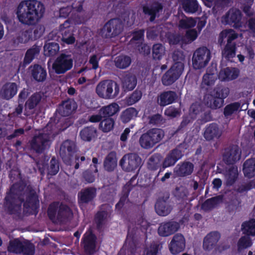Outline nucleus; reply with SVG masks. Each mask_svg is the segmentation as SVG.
<instances>
[{"label":"nucleus","instance_id":"nucleus-1","mask_svg":"<svg viewBox=\"0 0 255 255\" xmlns=\"http://www.w3.org/2000/svg\"><path fill=\"white\" fill-rule=\"evenodd\" d=\"M21 190L17 184H13L6 192L4 199V205L9 215H19L21 211V205L23 203L25 209H31L34 213H38L39 201L35 192L30 193L27 195L26 200L21 197Z\"/></svg>","mask_w":255,"mask_h":255},{"label":"nucleus","instance_id":"nucleus-2","mask_svg":"<svg viewBox=\"0 0 255 255\" xmlns=\"http://www.w3.org/2000/svg\"><path fill=\"white\" fill-rule=\"evenodd\" d=\"M45 12L44 5L37 0H25L18 4L17 17L20 22L25 25L35 24L41 18Z\"/></svg>","mask_w":255,"mask_h":255},{"label":"nucleus","instance_id":"nucleus-3","mask_svg":"<svg viewBox=\"0 0 255 255\" xmlns=\"http://www.w3.org/2000/svg\"><path fill=\"white\" fill-rule=\"evenodd\" d=\"M47 215L53 222L57 220L59 222H63L73 216V212L68 205L63 203H60L58 201H54L49 205Z\"/></svg>","mask_w":255,"mask_h":255},{"label":"nucleus","instance_id":"nucleus-4","mask_svg":"<svg viewBox=\"0 0 255 255\" xmlns=\"http://www.w3.org/2000/svg\"><path fill=\"white\" fill-rule=\"evenodd\" d=\"M96 92L101 98L109 100L115 98L119 93V86L112 80L101 81L96 86Z\"/></svg>","mask_w":255,"mask_h":255},{"label":"nucleus","instance_id":"nucleus-5","mask_svg":"<svg viewBox=\"0 0 255 255\" xmlns=\"http://www.w3.org/2000/svg\"><path fill=\"white\" fill-rule=\"evenodd\" d=\"M73 65V58L71 55L61 53L53 63L52 68L56 74L60 75L71 70Z\"/></svg>","mask_w":255,"mask_h":255},{"label":"nucleus","instance_id":"nucleus-6","mask_svg":"<svg viewBox=\"0 0 255 255\" xmlns=\"http://www.w3.org/2000/svg\"><path fill=\"white\" fill-rule=\"evenodd\" d=\"M211 59V52L206 47H199L193 53L192 65L195 69H201L208 64Z\"/></svg>","mask_w":255,"mask_h":255},{"label":"nucleus","instance_id":"nucleus-7","mask_svg":"<svg viewBox=\"0 0 255 255\" xmlns=\"http://www.w3.org/2000/svg\"><path fill=\"white\" fill-rule=\"evenodd\" d=\"M221 238V234L218 231H212L208 233L204 238L203 248L206 251H211L214 249L216 252L221 253L229 248V246H217V243Z\"/></svg>","mask_w":255,"mask_h":255},{"label":"nucleus","instance_id":"nucleus-8","mask_svg":"<svg viewBox=\"0 0 255 255\" xmlns=\"http://www.w3.org/2000/svg\"><path fill=\"white\" fill-rule=\"evenodd\" d=\"M122 22L118 18H112L107 22L101 29L100 34L105 38L115 37L123 31Z\"/></svg>","mask_w":255,"mask_h":255},{"label":"nucleus","instance_id":"nucleus-9","mask_svg":"<svg viewBox=\"0 0 255 255\" xmlns=\"http://www.w3.org/2000/svg\"><path fill=\"white\" fill-rule=\"evenodd\" d=\"M50 137L48 134L40 133L34 135L29 141L31 150L37 154H42L50 145Z\"/></svg>","mask_w":255,"mask_h":255},{"label":"nucleus","instance_id":"nucleus-10","mask_svg":"<svg viewBox=\"0 0 255 255\" xmlns=\"http://www.w3.org/2000/svg\"><path fill=\"white\" fill-rule=\"evenodd\" d=\"M97 237L91 229L83 235L81 246L86 255H93L96 252Z\"/></svg>","mask_w":255,"mask_h":255},{"label":"nucleus","instance_id":"nucleus-11","mask_svg":"<svg viewBox=\"0 0 255 255\" xmlns=\"http://www.w3.org/2000/svg\"><path fill=\"white\" fill-rule=\"evenodd\" d=\"M141 158L135 153L125 154L120 160V165L123 170L127 172L137 169L141 165Z\"/></svg>","mask_w":255,"mask_h":255},{"label":"nucleus","instance_id":"nucleus-12","mask_svg":"<svg viewBox=\"0 0 255 255\" xmlns=\"http://www.w3.org/2000/svg\"><path fill=\"white\" fill-rule=\"evenodd\" d=\"M183 71V67L181 64H173L163 75L161 78L162 84L166 86L172 85L179 78Z\"/></svg>","mask_w":255,"mask_h":255},{"label":"nucleus","instance_id":"nucleus-13","mask_svg":"<svg viewBox=\"0 0 255 255\" xmlns=\"http://www.w3.org/2000/svg\"><path fill=\"white\" fill-rule=\"evenodd\" d=\"M76 144L69 139L64 141L60 147L59 154L63 161L67 165L71 164L74 154L76 152Z\"/></svg>","mask_w":255,"mask_h":255},{"label":"nucleus","instance_id":"nucleus-14","mask_svg":"<svg viewBox=\"0 0 255 255\" xmlns=\"http://www.w3.org/2000/svg\"><path fill=\"white\" fill-rule=\"evenodd\" d=\"M242 14L238 9H230L222 17V22L225 24L240 28L242 26Z\"/></svg>","mask_w":255,"mask_h":255},{"label":"nucleus","instance_id":"nucleus-15","mask_svg":"<svg viewBox=\"0 0 255 255\" xmlns=\"http://www.w3.org/2000/svg\"><path fill=\"white\" fill-rule=\"evenodd\" d=\"M183 156V154L182 151L177 147L170 150L162 162V169L160 168L157 176H158L160 173L165 168L174 166Z\"/></svg>","mask_w":255,"mask_h":255},{"label":"nucleus","instance_id":"nucleus-16","mask_svg":"<svg viewBox=\"0 0 255 255\" xmlns=\"http://www.w3.org/2000/svg\"><path fill=\"white\" fill-rule=\"evenodd\" d=\"M169 194L166 193L159 197L155 204V210L158 215L162 216L168 215L172 209L169 202Z\"/></svg>","mask_w":255,"mask_h":255},{"label":"nucleus","instance_id":"nucleus-17","mask_svg":"<svg viewBox=\"0 0 255 255\" xmlns=\"http://www.w3.org/2000/svg\"><path fill=\"white\" fill-rule=\"evenodd\" d=\"M179 228L180 225L178 222L170 220L160 223L157 232L160 237H166L174 234Z\"/></svg>","mask_w":255,"mask_h":255},{"label":"nucleus","instance_id":"nucleus-18","mask_svg":"<svg viewBox=\"0 0 255 255\" xmlns=\"http://www.w3.org/2000/svg\"><path fill=\"white\" fill-rule=\"evenodd\" d=\"M241 153L238 146L231 145L226 148L223 154V160L227 165H233L240 160Z\"/></svg>","mask_w":255,"mask_h":255},{"label":"nucleus","instance_id":"nucleus-19","mask_svg":"<svg viewBox=\"0 0 255 255\" xmlns=\"http://www.w3.org/2000/svg\"><path fill=\"white\" fill-rule=\"evenodd\" d=\"M163 5L158 1H153L148 5L142 7V11L144 14L150 16V22L154 21L156 17L159 16V13L162 11Z\"/></svg>","mask_w":255,"mask_h":255},{"label":"nucleus","instance_id":"nucleus-20","mask_svg":"<svg viewBox=\"0 0 255 255\" xmlns=\"http://www.w3.org/2000/svg\"><path fill=\"white\" fill-rule=\"evenodd\" d=\"M97 196V189L94 187H88L82 189L78 194L79 204H89L92 202Z\"/></svg>","mask_w":255,"mask_h":255},{"label":"nucleus","instance_id":"nucleus-21","mask_svg":"<svg viewBox=\"0 0 255 255\" xmlns=\"http://www.w3.org/2000/svg\"><path fill=\"white\" fill-rule=\"evenodd\" d=\"M185 248V239L181 234L174 235L169 245V249L173 255H177L183 252Z\"/></svg>","mask_w":255,"mask_h":255},{"label":"nucleus","instance_id":"nucleus-22","mask_svg":"<svg viewBox=\"0 0 255 255\" xmlns=\"http://www.w3.org/2000/svg\"><path fill=\"white\" fill-rule=\"evenodd\" d=\"M222 134V130L220 129L219 125L215 123H212L206 126L203 136L207 141H211L219 139Z\"/></svg>","mask_w":255,"mask_h":255},{"label":"nucleus","instance_id":"nucleus-23","mask_svg":"<svg viewBox=\"0 0 255 255\" xmlns=\"http://www.w3.org/2000/svg\"><path fill=\"white\" fill-rule=\"evenodd\" d=\"M176 93L173 91H163L158 95L157 101L158 104L162 107L174 103L177 99Z\"/></svg>","mask_w":255,"mask_h":255},{"label":"nucleus","instance_id":"nucleus-24","mask_svg":"<svg viewBox=\"0 0 255 255\" xmlns=\"http://www.w3.org/2000/svg\"><path fill=\"white\" fill-rule=\"evenodd\" d=\"M194 168V164L188 161L178 163L174 169V172L178 177H186L192 174Z\"/></svg>","mask_w":255,"mask_h":255},{"label":"nucleus","instance_id":"nucleus-25","mask_svg":"<svg viewBox=\"0 0 255 255\" xmlns=\"http://www.w3.org/2000/svg\"><path fill=\"white\" fill-rule=\"evenodd\" d=\"M31 77L38 82H44L47 77V71L45 67L38 64L31 65L29 67Z\"/></svg>","mask_w":255,"mask_h":255},{"label":"nucleus","instance_id":"nucleus-26","mask_svg":"<svg viewBox=\"0 0 255 255\" xmlns=\"http://www.w3.org/2000/svg\"><path fill=\"white\" fill-rule=\"evenodd\" d=\"M238 37V34L232 29H226L222 30L219 34L218 43L220 45L224 44V39L227 38V43L236 44L234 41Z\"/></svg>","mask_w":255,"mask_h":255},{"label":"nucleus","instance_id":"nucleus-27","mask_svg":"<svg viewBox=\"0 0 255 255\" xmlns=\"http://www.w3.org/2000/svg\"><path fill=\"white\" fill-rule=\"evenodd\" d=\"M71 20L69 18L60 26V29L62 35V41L68 44H72L75 41V38L72 33H70L67 36V34L70 33V30L69 28L71 26Z\"/></svg>","mask_w":255,"mask_h":255},{"label":"nucleus","instance_id":"nucleus-28","mask_svg":"<svg viewBox=\"0 0 255 255\" xmlns=\"http://www.w3.org/2000/svg\"><path fill=\"white\" fill-rule=\"evenodd\" d=\"M239 75V70L236 68L226 67L219 72L218 77L222 81H229L237 79Z\"/></svg>","mask_w":255,"mask_h":255},{"label":"nucleus","instance_id":"nucleus-29","mask_svg":"<svg viewBox=\"0 0 255 255\" xmlns=\"http://www.w3.org/2000/svg\"><path fill=\"white\" fill-rule=\"evenodd\" d=\"M97 129L94 126L85 127L80 131L79 136L84 141L90 142L97 136Z\"/></svg>","mask_w":255,"mask_h":255},{"label":"nucleus","instance_id":"nucleus-30","mask_svg":"<svg viewBox=\"0 0 255 255\" xmlns=\"http://www.w3.org/2000/svg\"><path fill=\"white\" fill-rule=\"evenodd\" d=\"M108 207L111 208V207L107 204L102 205L101 206V209L102 210L98 211L95 214L94 220L98 230H100L103 228L107 219L109 213L108 211L105 210V209Z\"/></svg>","mask_w":255,"mask_h":255},{"label":"nucleus","instance_id":"nucleus-31","mask_svg":"<svg viewBox=\"0 0 255 255\" xmlns=\"http://www.w3.org/2000/svg\"><path fill=\"white\" fill-rule=\"evenodd\" d=\"M76 109V103L71 100H66L59 105L57 111L62 117H68L71 115Z\"/></svg>","mask_w":255,"mask_h":255},{"label":"nucleus","instance_id":"nucleus-32","mask_svg":"<svg viewBox=\"0 0 255 255\" xmlns=\"http://www.w3.org/2000/svg\"><path fill=\"white\" fill-rule=\"evenodd\" d=\"M223 200V195H217L206 200L202 204L201 208L204 211H210L222 203Z\"/></svg>","mask_w":255,"mask_h":255},{"label":"nucleus","instance_id":"nucleus-33","mask_svg":"<svg viewBox=\"0 0 255 255\" xmlns=\"http://www.w3.org/2000/svg\"><path fill=\"white\" fill-rule=\"evenodd\" d=\"M17 92V86L15 83H8L4 84L1 90L2 97L9 100L13 97Z\"/></svg>","mask_w":255,"mask_h":255},{"label":"nucleus","instance_id":"nucleus-34","mask_svg":"<svg viewBox=\"0 0 255 255\" xmlns=\"http://www.w3.org/2000/svg\"><path fill=\"white\" fill-rule=\"evenodd\" d=\"M117 165L116 153L114 151H111L105 157L104 161V168L106 171L111 172L114 171Z\"/></svg>","mask_w":255,"mask_h":255},{"label":"nucleus","instance_id":"nucleus-35","mask_svg":"<svg viewBox=\"0 0 255 255\" xmlns=\"http://www.w3.org/2000/svg\"><path fill=\"white\" fill-rule=\"evenodd\" d=\"M243 172L245 176L249 178L255 176V158L248 159L244 162Z\"/></svg>","mask_w":255,"mask_h":255},{"label":"nucleus","instance_id":"nucleus-36","mask_svg":"<svg viewBox=\"0 0 255 255\" xmlns=\"http://www.w3.org/2000/svg\"><path fill=\"white\" fill-rule=\"evenodd\" d=\"M41 50V47L34 44L31 48L27 49L23 59V63L25 65L30 64L34 59L36 56L39 55Z\"/></svg>","mask_w":255,"mask_h":255},{"label":"nucleus","instance_id":"nucleus-37","mask_svg":"<svg viewBox=\"0 0 255 255\" xmlns=\"http://www.w3.org/2000/svg\"><path fill=\"white\" fill-rule=\"evenodd\" d=\"M119 111V106L115 103L108 106H104L100 109L99 113L102 114L103 118H111Z\"/></svg>","mask_w":255,"mask_h":255},{"label":"nucleus","instance_id":"nucleus-38","mask_svg":"<svg viewBox=\"0 0 255 255\" xmlns=\"http://www.w3.org/2000/svg\"><path fill=\"white\" fill-rule=\"evenodd\" d=\"M181 4L184 11L188 13H194L199 8L197 0H182Z\"/></svg>","mask_w":255,"mask_h":255},{"label":"nucleus","instance_id":"nucleus-39","mask_svg":"<svg viewBox=\"0 0 255 255\" xmlns=\"http://www.w3.org/2000/svg\"><path fill=\"white\" fill-rule=\"evenodd\" d=\"M238 175L237 167H230L225 174L227 186H231L234 185L238 179Z\"/></svg>","mask_w":255,"mask_h":255},{"label":"nucleus","instance_id":"nucleus-40","mask_svg":"<svg viewBox=\"0 0 255 255\" xmlns=\"http://www.w3.org/2000/svg\"><path fill=\"white\" fill-rule=\"evenodd\" d=\"M162 166L161 156L159 154H154L148 159L147 168L151 171H155Z\"/></svg>","mask_w":255,"mask_h":255},{"label":"nucleus","instance_id":"nucleus-41","mask_svg":"<svg viewBox=\"0 0 255 255\" xmlns=\"http://www.w3.org/2000/svg\"><path fill=\"white\" fill-rule=\"evenodd\" d=\"M138 114V111L133 107H130L126 109L122 112L120 119L121 121L126 124L130 122L134 117H136Z\"/></svg>","mask_w":255,"mask_h":255},{"label":"nucleus","instance_id":"nucleus-42","mask_svg":"<svg viewBox=\"0 0 255 255\" xmlns=\"http://www.w3.org/2000/svg\"><path fill=\"white\" fill-rule=\"evenodd\" d=\"M237 49L236 44L226 43L222 51L223 57L227 60H230L236 56Z\"/></svg>","mask_w":255,"mask_h":255},{"label":"nucleus","instance_id":"nucleus-43","mask_svg":"<svg viewBox=\"0 0 255 255\" xmlns=\"http://www.w3.org/2000/svg\"><path fill=\"white\" fill-rule=\"evenodd\" d=\"M148 131L151 138L153 146L159 142L165 135L164 130L161 128H152L148 130Z\"/></svg>","mask_w":255,"mask_h":255},{"label":"nucleus","instance_id":"nucleus-44","mask_svg":"<svg viewBox=\"0 0 255 255\" xmlns=\"http://www.w3.org/2000/svg\"><path fill=\"white\" fill-rule=\"evenodd\" d=\"M42 97L38 93L33 94L26 101L25 108L31 110L35 108L41 100Z\"/></svg>","mask_w":255,"mask_h":255},{"label":"nucleus","instance_id":"nucleus-45","mask_svg":"<svg viewBox=\"0 0 255 255\" xmlns=\"http://www.w3.org/2000/svg\"><path fill=\"white\" fill-rule=\"evenodd\" d=\"M230 89L225 86L217 85L214 89L211 96L223 98L225 100L229 95Z\"/></svg>","mask_w":255,"mask_h":255},{"label":"nucleus","instance_id":"nucleus-46","mask_svg":"<svg viewBox=\"0 0 255 255\" xmlns=\"http://www.w3.org/2000/svg\"><path fill=\"white\" fill-rule=\"evenodd\" d=\"M59 50V45L58 43L55 42L46 43L44 46V53L47 57L55 55Z\"/></svg>","mask_w":255,"mask_h":255},{"label":"nucleus","instance_id":"nucleus-47","mask_svg":"<svg viewBox=\"0 0 255 255\" xmlns=\"http://www.w3.org/2000/svg\"><path fill=\"white\" fill-rule=\"evenodd\" d=\"M23 244L24 242H21L19 239H14L9 242L7 251L12 253L21 254Z\"/></svg>","mask_w":255,"mask_h":255},{"label":"nucleus","instance_id":"nucleus-48","mask_svg":"<svg viewBox=\"0 0 255 255\" xmlns=\"http://www.w3.org/2000/svg\"><path fill=\"white\" fill-rule=\"evenodd\" d=\"M165 48L161 43L153 44L152 47V55L154 60H160L165 54Z\"/></svg>","mask_w":255,"mask_h":255},{"label":"nucleus","instance_id":"nucleus-49","mask_svg":"<svg viewBox=\"0 0 255 255\" xmlns=\"http://www.w3.org/2000/svg\"><path fill=\"white\" fill-rule=\"evenodd\" d=\"M131 60L129 56L122 55L118 56L115 60V65L120 69H125L131 64Z\"/></svg>","mask_w":255,"mask_h":255},{"label":"nucleus","instance_id":"nucleus-50","mask_svg":"<svg viewBox=\"0 0 255 255\" xmlns=\"http://www.w3.org/2000/svg\"><path fill=\"white\" fill-rule=\"evenodd\" d=\"M139 143L142 148L146 149L154 146L148 130L141 135L139 139Z\"/></svg>","mask_w":255,"mask_h":255},{"label":"nucleus","instance_id":"nucleus-51","mask_svg":"<svg viewBox=\"0 0 255 255\" xmlns=\"http://www.w3.org/2000/svg\"><path fill=\"white\" fill-rule=\"evenodd\" d=\"M103 118L104 119L100 123L99 128L104 132H109L113 129L115 121L112 118Z\"/></svg>","mask_w":255,"mask_h":255},{"label":"nucleus","instance_id":"nucleus-52","mask_svg":"<svg viewBox=\"0 0 255 255\" xmlns=\"http://www.w3.org/2000/svg\"><path fill=\"white\" fill-rule=\"evenodd\" d=\"M242 229L248 236H255V219L244 222L242 225Z\"/></svg>","mask_w":255,"mask_h":255},{"label":"nucleus","instance_id":"nucleus-53","mask_svg":"<svg viewBox=\"0 0 255 255\" xmlns=\"http://www.w3.org/2000/svg\"><path fill=\"white\" fill-rule=\"evenodd\" d=\"M123 86L128 90H133L136 85L137 79L135 76L127 74L124 78Z\"/></svg>","mask_w":255,"mask_h":255},{"label":"nucleus","instance_id":"nucleus-54","mask_svg":"<svg viewBox=\"0 0 255 255\" xmlns=\"http://www.w3.org/2000/svg\"><path fill=\"white\" fill-rule=\"evenodd\" d=\"M241 107L239 102H234L226 105L224 108L223 114L225 118H228L234 113L237 112Z\"/></svg>","mask_w":255,"mask_h":255},{"label":"nucleus","instance_id":"nucleus-55","mask_svg":"<svg viewBox=\"0 0 255 255\" xmlns=\"http://www.w3.org/2000/svg\"><path fill=\"white\" fill-rule=\"evenodd\" d=\"M142 95V93L140 90H136L129 96L126 97V103L128 105H132L140 100Z\"/></svg>","mask_w":255,"mask_h":255},{"label":"nucleus","instance_id":"nucleus-56","mask_svg":"<svg viewBox=\"0 0 255 255\" xmlns=\"http://www.w3.org/2000/svg\"><path fill=\"white\" fill-rule=\"evenodd\" d=\"M216 79L215 74L206 73L203 75L202 78V87L204 88L205 86H212L215 84Z\"/></svg>","mask_w":255,"mask_h":255},{"label":"nucleus","instance_id":"nucleus-57","mask_svg":"<svg viewBox=\"0 0 255 255\" xmlns=\"http://www.w3.org/2000/svg\"><path fill=\"white\" fill-rule=\"evenodd\" d=\"M252 245V241L249 236H242L238 242V249L239 251H242L251 247Z\"/></svg>","mask_w":255,"mask_h":255},{"label":"nucleus","instance_id":"nucleus-58","mask_svg":"<svg viewBox=\"0 0 255 255\" xmlns=\"http://www.w3.org/2000/svg\"><path fill=\"white\" fill-rule=\"evenodd\" d=\"M197 21L195 19L192 17L187 18L180 20L179 26L182 29H188L194 27Z\"/></svg>","mask_w":255,"mask_h":255},{"label":"nucleus","instance_id":"nucleus-59","mask_svg":"<svg viewBox=\"0 0 255 255\" xmlns=\"http://www.w3.org/2000/svg\"><path fill=\"white\" fill-rule=\"evenodd\" d=\"M194 118L190 116H183L182 117V120L178 127L176 132L180 133H183L186 127L190 123H192Z\"/></svg>","mask_w":255,"mask_h":255},{"label":"nucleus","instance_id":"nucleus-60","mask_svg":"<svg viewBox=\"0 0 255 255\" xmlns=\"http://www.w3.org/2000/svg\"><path fill=\"white\" fill-rule=\"evenodd\" d=\"M21 254L23 255H34L35 254V246L29 241L24 242Z\"/></svg>","mask_w":255,"mask_h":255},{"label":"nucleus","instance_id":"nucleus-61","mask_svg":"<svg viewBox=\"0 0 255 255\" xmlns=\"http://www.w3.org/2000/svg\"><path fill=\"white\" fill-rule=\"evenodd\" d=\"M19 42L26 43L30 40H33L32 38V29L29 28L23 31L18 38Z\"/></svg>","mask_w":255,"mask_h":255},{"label":"nucleus","instance_id":"nucleus-62","mask_svg":"<svg viewBox=\"0 0 255 255\" xmlns=\"http://www.w3.org/2000/svg\"><path fill=\"white\" fill-rule=\"evenodd\" d=\"M59 170V162L55 157H53L50 161V165L48 168V174L51 175H55Z\"/></svg>","mask_w":255,"mask_h":255},{"label":"nucleus","instance_id":"nucleus-63","mask_svg":"<svg viewBox=\"0 0 255 255\" xmlns=\"http://www.w3.org/2000/svg\"><path fill=\"white\" fill-rule=\"evenodd\" d=\"M255 187V180H252L247 183L242 184L237 189V192L243 193L252 189Z\"/></svg>","mask_w":255,"mask_h":255},{"label":"nucleus","instance_id":"nucleus-64","mask_svg":"<svg viewBox=\"0 0 255 255\" xmlns=\"http://www.w3.org/2000/svg\"><path fill=\"white\" fill-rule=\"evenodd\" d=\"M159 245L155 243L151 244L150 246L144 250L143 255H156L158 253Z\"/></svg>","mask_w":255,"mask_h":255}]
</instances>
